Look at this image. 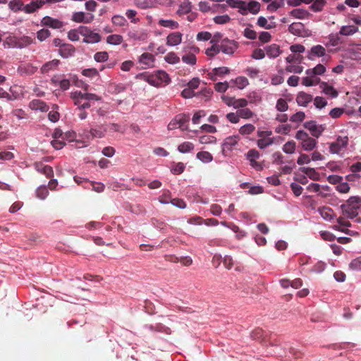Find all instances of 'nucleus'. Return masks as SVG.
<instances>
[{"label": "nucleus", "instance_id": "f257e3e1", "mask_svg": "<svg viewBox=\"0 0 361 361\" xmlns=\"http://www.w3.org/2000/svg\"><path fill=\"white\" fill-rule=\"evenodd\" d=\"M138 77L154 87H160L167 85L170 82L171 79L165 71H157L154 73H144L138 75Z\"/></svg>", "mask_w": 361, "mask_h": 361}, {"label": "nucleus", "instance_id": "f03ea898", "mask_svg": "<svg viewBox=\"0 0 361 361\" xmlns=\"http://www.w3.org/2000/svg\"><path fill=\"white\" fill-rule=\"evenodd\" d=\"M80 35L84 37L83 42L87 44H94L100 42L101 36L99 34L94 32L86 26H80Z\"/></svg>", "mask_w": 361, "mask_h": 361}, {"label": "nucleus", "instance_id": "7ed1b4c3", "mask_svg": "<svg viewBox=\"0 0 361 361\" xmlns=\"http://www.w3.org/2000/svg\"><path fill=\"white\" fill-rule=\"evenodd\" d=\"M348 145V136H338L335 142H333L329 145V152L332 154H340L343 151Z\"/></svg>", "mask_w": 361, "mask_h": 361}, {"label": "nucleus", "instance_id": "20e7f679", "mask_svg": "<svg viewBox=\"0 0 361 361\" xmlns=\"http://www.w3.org/2000/svg\"><path fill=\"white\" fill-rule=\"evenodd\" d=\"M303 126L310 132L311 135L315 137H319L325 130L323 126L317 125L314 121H307Z\"/></svg>", "mask_w": 361, "mask_h": 361}, {"label": "nucleus", "instance_id": "39448f33", "mask_svg": "<svg viewBox=\"0 0 361 361\" xmlns=\"http://www.w3.org/2000/svg\"><path fill=\"white\" fill-rule=\"evenodd\" d=\"M155 61L154 56L148 52L143 53L138 59V62L142 66V68H148L154 66Z\"/></svg>", "mask_w": 361, "mask_h": 361}, {"label": "nucleus", "instance_id": "423d86ee", "mask_svg": "<svg viewBox=\"0 0 361 361\" xmlns=\"http://www.w3.org/2000/svg\"><path fill=\"white\" fill-rule=\"evenodd\" d=\"M219 47L220 51H222L226 54H232L236 49L237 46L234 41L225 39L222 40V42L219 44Z\"/></svg>", "mask_w": 361, "mask_h": 361}, {"label": "nucleus", "instance_id": "0eeeda50", "mask_svg": "<svg viewBox=\"0 0 361 361\" xmlns=\"http://www.w3.org/2000/svg\"><path fill=\"white\" fill-rule=\"evenodd\" d=\"M41 24L43 26L49 27L53 29H60L63 26L62 21L49 16L44 17L41 20Z\"/></svg>", "mask_w": 361, "mask_h": 361}, {"label": "nucleus", "instance_id": "6e6552de", "mask_svg": "<svg viewBox=\"0 0 361 361\" xmlns=\"http://www.w3.org/2000/svg\"><path fill=\"white\" fill-rule=\"evenodd\" d=\"M183 34L180 32H173L166 37V44L169 47L177 46L182 42Z\"/></svg>", "mask_w": 361, "mask_h": 361}, {"label": "nucleus", "instance_id": "1a4fd4ad", "mask_svg": "<svg viewBox=\"0 0 361 361\" xmlns=\"http://www.w3.org/2000/svg\"><path fill=\"white\" fill-rule=\"evenodd\" d=\"M326 56V49L322 45L313 46L308 51L307 57L310 60H314V57H322Z\"/></svg>", "mask_w": 361, "mask_h": 361}, {"label": "nucleus", "instance_id": "9d476101", "mask_svg": "<svg viewBox=\"0 0 361 361\" xmlns=\"http://www.w3.org/2000/svg\"><path fill=\"white\" fill-rule=\"evenodd\" d=\"M44 3L43 0H32L30 4L24 6L23 11L26 13H32L42 8Z\"/></svg>", "mask_w": 361, "mask_h": 361}, {"label": "nucleus", "instance_id": "9b49d317", "mask_svg": "<svg viewBox=\"0 0 361 361\" xmlns=\"http://www.w3.org/2000/svg\"><path fill=\"white\" fill-rule=\"evenodd\" d=\"M29 107L32 110H39L42 112H46L49 110V106L43 101L39 99H33L29 104Z\"/></svg>", "mask_w": 361, "mask_h": 361}, {"label": "nucleus", "instance_id": "f8f14e48", "mask_svg": "<svg viewBox=\"0 0 361 361\" xmlns=\"http://www.w3.org/2000/svg\"><path fill=\"white\" fill-rule=\"evenodd\" d=\"M230 73V69L227 67H219L215 68L212 70V71L208 73L209 79L213 81L216 80V76L221 77L224 75L228 74Z\"/></svg>", "mask_w": 361, "mask_h": 361}, {"label": "nucleus", "instance_id": "ddd939ff", "mask_svg": "<svg viewBox=\"0 0 361 361\" xmlns=\"http://www.w3.org/2000/svg\"><path fill=\"white\" fill-rule=\"evenodd\" d=\"M312 101V96L304 92H300L296 97V102L299 106H307Z\"/></svg>", "mask_w": 361, "mask_h": 361}, {"label": "nucleus", "instance_id": "4468645a", "mask_svg": "<svg viewBox=\"0 0 361 361\" xmlns=\"http://www.w3.org/2000/svg\"><path fill=\"white\" fill-rule=\"evenodd\" d=\"M94 16L90 15L89 17L85 16L84 12H75L72 16V20L76 23H90L92 21Z\"/></svg>", "mask_w": 361, "mask_h": 361}, {"label": "nucleus", "instance_id": "2eb2a0df", "mask_svg": "<svg viewBox=\"0 0 361 361\" xmlns=\"http://www.w3.org/2000/svg\"><path fill=\"white\" fill-rule=\"evenodd\" d=\"M75 51L74 46L70 44H64L61 49H59V54L63 58H68L72 56Z\"/></svg>", "mask_w": 361, "mask_h": 361}, {"label": "nucleus", "instance_id": "dca6fc26", "mask_svg": "<svg viewBox=\"0 0 361 361\" xmlns=\"http://www.w3.org/2000/svg\"><path fill=\"white\" fill-rule=\"evenodd\" d=\"M176 122L178 123V128L182 130L188 129V123L190 121V116L186 114H178L176 117Z\"/></svg>", "mask_w": 361, "mask_h": 361}, {"label": "nucleus", "instance_id": "f3484780", "mask_svg": "<svg viewBox=\"0 0 361 361\" xmlns=\"http://www.w3.org/2000/svg\"><path fill=\"white\" fill-rule=\"evenodd\" d=\"M192 10V3L189 0H185L183 1L178 7L176 11V14L181 16L185 14L189 13Z\"/></svg>", "mask_w": 361, "mask_h": 361}, {"label": "nucleus", "instance_id": "a211bd4d", "mask_svg": "<svg viewBox=\"0 0 361 361\" xmlns=\"http://www.w3.org/2000/svg\"><path fill=\"white\" fill-rule=\"evenodd\" d=\"M341 208L343 214L349 219H354L358 215L357 210L346 203L341 204Z\"/></svg>", "mask_w": 361, "mask_h": 361}, {"label": "nucleus", "instance_id": "6ab92c4d", "mask_svg": "<svg viewBox=\"0 0 361 361\" xmlns=\"http://www.w3.org/2000/svg\"><path fill=\"white\" fill-rule=\"evenodd\" d=\"M290 15L295 18L298 19H305L310 18L312 15L311 13L303 8H295L292 10L290 12Z\"/></svg>", "mask_w": 361, "mask_h": 361}, {"label": "nucleus", "instance_id": "aec40b11", "mask_svg": "<svg viewBox=\"0 0 361 361\" xmlns=\"http://www.w3.org/2000/svg\"><path fill=\"white\" fill-rule=\"evenodd\" d=\"M267 55L270 58H276L280 54L279 46L276 44H272L265 47Z\"/></svg>", "mask_w": 361, "mask_h": 361}, {"label": "nucleus", "instance_id": "412c9836", "mask_svg": "<svg viewBox=\"0 0 361 361\" xmlns=\"http://www.w3.org/2000/svg\"><path fill=\"white\" fill-rule=\"evenodd\" d=\"M107 132V128H105V126H99L98 128H92L90 130V134L91 135L92 137H97V138H102L104 137L105 135V133Z\"/></svg>", "mask_w": 361, "mask_h": 361}, {"label": "nucleus", "instance_id": "4be33fe9", "mask_svg": "<svg viewBox=\"0 0 361 361\" xmlns=\"http://www.w3.org/2000/svg\"><path fill=\"white\" fill-rule=\"evenodd\" d=\"M60 63V61L58 59H54L44 63L41 68V72L42 73H47L50 71L56 69V68Z\"/></svg>", "mask_w": 361, "mask_h": 361}, {"label": "nucleus", "instance_id": "5701e85b", "mask_svg": "<svg viewBox=\"0 0 361 361\" xmlns=\"http://www.w3.org/2000/svg\"><path fill=\"white\" fill-rule=\"evenodd\" d=\"M158 25L171 30H176L179 27V23L173 20L160 19L158 21Z\"/></svg>", "mask_w": 361, "mask_h": 361}, {"label": "nucleus", "instance_id": "b1692460", "mask_svg": "<svg viewBox=\"0 0 361 361\" xmlns=\"http://www.w3.org/2000/svg\"><path fill=\"white\" fill-rule=\"evenodd\" d=\"M320 87L322 88L324 93L327 95H330L333 98L338 97V93L333 86L329 85L326 82H322Z\"/></svg>", "mask_w": 361, "mask_h": 361}, {"label": "nucleus", "instance_id": "393cba45", "mask_svg": "<svg viewBox=\"0 0 361 361\" xmlns=\"http://www.w3.org/2000/svg\"><path fill=\"white\" fill-rule=\"evenodd\" d=\"M320 215L326 220H331L334 216V211L328 207H322L318 209Z\"/></svg>", "mask_w": 361, "mask_h": 361}, {"label": "nucleus", "instance_id": "a878e982", "mask_svg": "<svg viewBox=\"0 0 361 361\" xmlns=\"http://www.w3.org/2000/svg\"><path fill=\"white\" fill-rule=\"evenodd\" d=\"M358 31V27L354 25L342 26L339 34L344 36L353 35Z\"/></svg>", "mask_w": 361, "mask_h": 361}, {"label": "nucleus", "instance_id": "bb28decb", "mask_svg": "<svg viewBox=\"0 0 361 361\" xmlns=\"http://www.w3.org/2000/svg\"><path fill=\"white\" fill-rule=\"evenodd\" d=\"M300 171L312 180H318L319 179V174L313 168L302 167Z\"/></svg>", "mask_w": 361, "mask_h": 361}, {"label": "nucleus", "instance_id": "cd10ccee", "mask_svg": "<svg viewBox=\"0 0 361 361\" xmlns=\"http://www.w3.org/2000/svg\"><path fill=\"white\" fill-rule=\"evenodd\" d=\"M317 142L312 137H308L306 140H304L302 143V147L305 151H312L317 145Z\"/></svg>", "mask_w": 361, "mask_h": 361}, {"label": "nucleus", "instance_id": "c85d7f7f", "mask_svg": "<svg viewBox=\"0 0 361 361\" xmlns=\"http://www.w3.org/2000/svg\"><path fill=\"white\" fill-rule=\"evenodd\" d=\"M303 29L302 23H293L288 27V31L294 35H300Z\"/></svg>", "mask_w": 361, "mask_h": 361}, {"label": "nucleus", "instance_id": "c756f323", "mask_svg": "<svg viewBox=\"0 0 361 361\" xmlns=\"http://www.w3.org/2000/svg\"><path fill=\"white\" fill-rule=\"evenodd\" d=\"M260 7L261 5L258 1H251L247 4L246 8H247V13L250 12L253 15H256L259 12Z\"/></svg>", "mask_w": 361, "mask_h": 361}, {"label": "nucleus", "instance_id": "7c9ffc66", "mask_svg": "<svg viewBox=\"0 0 361 361\" xmlns=\"http://www.w3.org/2000/svg\"><path fill=\"white\" fill-rule=\"evenodd\" d=\"M238 142V137L230 136L225 139L224 142V147L228 150H231Z\"/></svg>", "mask_w": 361, "mask_h": 361}, {"label": "nucleus", "instance_id": "2f4dec72", "mask_svg": "<svg viewBox=\"0 0 361 361\" xmlns=\"http://www.w3.org/2000/svg\"><path fill=\"white\" fill-rule=\"evenodd\" d=\"M326 4V0H314L310 8L314 12H320L323 10Z\"/></svg>", "mask_w": 361, "mask_h": 361}, {"label": "nucleus", "instance_id": "473e14b6", "mask_svg": "<svg viewBox=\"0 0 361 361\" xmlns=\"http://www.w3.org/2000/svg\"><path fill=\"white\" fill-rule=\"evenodd\" d=\"M4 44H7L8 47L20 48L18 37L16 36H8L6 38Z\"/></svg>", "mask_w": 361, "mask_h": 361}, {"label": "nucleus", "instance_id": "72a5a7b5", "mask_svg": "<svg viewBox=\"0 0 361 361\" xmlns=\"http://www.w3.org/2000/svg\"><path fill=\"white\" fill-rule=\"evenodd\" d=\"M123 40V37L120 35H111L106 37V42L113 45H118L121 44Z\"/></svg>", "mask_w": 361, "mask_h": 361}, {"label": "nucleus", "instance_id": "f704fd0d", "mask_svg": "<svg viewBox=\"0 0 361 361\" xmlns=\"http://www.w3.org/2000/svg\"><path fill=\"white\" fill-rule=\"evenodd\" d=\"M345 203L358 210L361 207V198L357 196H352Z\"/></svg>", "mask_w": 361, "mask_h": 361}, {"label": "nucleus", "instance_id": "c9c22d12", "mask_svg": "<svg viewBox=\"0 0 361 361\" xmlns=\"http://www.w3.org/2000/svg\"><path fill=\"white\" fill-rule=\"evenodd\" d=\"M111 21L114 25L119 27H123L127 25L128 24L126 19L123 16L120 15L114 16L112 17Z\"/></svg>", "mask_w": 361, "mask_h": 361}, {"label": "nucleus", "instance_id": "e433bc0d", "mask_svg": "<svg viewBox=\"0 0 361 361\" xmlns=\"http://www.w3.org/2000/svg\"><path fill=\"white\" fill-rule=\"evenodd\" d=\"M9 8L14 12L23 10L24 6L21 0H12L9 2Z\"/></svg>", "mask_w": 361, "mask_h": 361}, {"label": "nucleus", "instance_id": "4c0bfd02", "mask_svg": "<svg viewBox=\"0 0 361 361\" xmlns=\"http://www.w3.org/2000/svg\"><path fill=\"white\" fill-rule=\"evenodd\" d=\"M193 149L194 145L192 143L190 142H184L182 144L179 145L178 147V150L181 153L190 152Z\"/></svg>", "mask_w": 361, "mask_h": 361}, {"label": "nucleus", "instance_id": "58836bf2", "mask_svg": "<svg viewBox=\"0 0 361 361\" xmlns=\"http://www.w3.org/2000/svg\"><path fill=\"white\" fill-rule=\"evenodd\" d=\"M164 59L167 63L171 64H176L180 61V58L173 51L168 53L165 56Z\"/></svg>", "mask_w": 361, "mask_h": 361}, {"label": "nucleus", "instance_id": "ea45409f", "mask_svg": "<svg viewBox=\"0 0 361 361\" xmlns=\"http://www.w3.org/2000/svg\"><path fill=\"white\" fill-rule=\"evenodd\" d=\"M197 158L203 162H210L212 160V154L206 151L200 152L197 154Z\"/></svg>", "mask_w": 361, "mask_h": 361}, {"label": "nucleus", "instance_id": "a19ab883", "mask_svg": "<svg viewBox=\"0 0 361 361\" xmlns=\"http://www.w3.org/2000/svg\"><path fill=\"white\" fill-rule=\"evenodd\" d=\"M255 126H253L252 124L248 123V124H245V125L243 126L239 129V133L241 135H250L252 133H253L255 131Z\"/></svg>", "mask_w": 361, "mask_h": 361}, {"label": "nucleus", "instance_id": "79ce46f5", "mask_svg": "<svg viewBox=\"0 0 361 361\" xmlns=\"http://www.w3.org/2000/svg\"><path fill=\"white\" fill-rule=\"evenodd\" d=\"M319 82V78H311V77H304L302 80V84L305 86L310 87L314 85H317Z\"/></svg>", "mask_w": 361, "mask_h": 361}, {"label": "nucleus", "instance_id": "37998d69", "mask_svg": "<svg viewBox=\"0 0 361 361\" xmlns=\"http://www.w3.org/2000/svg\"><path fill=\"white\" fill-rule=\"evenodd\" d=\"M220 52L219 45L213 44L211 47L208 48L205 51V54L209 57H214Z\"/></svg>", "mask_w": 361, "mask_h": 361}, {"label": "nucleus", "instance_id": "c03bdc74", "mask_svg": "<svg viewBox=\"0 0 361 361\" xmlns=\"http://www.w3.org/2000/svg\"><path fill=\"white\" fill-rule=\"evenodd\" d=\"M238 115H239L240 118H243L245 119L250 118L254 115V113L250 109H249L247 108H243V109H239V110H238Z\"/></svg>", "mask_w": 361, "mask_h": 361}, {"label": "nucleus", "instance_id": "a18cd8bd", "mask_svg": "<svg viewBox=\"0 0 361 361\" xmlns=\"http://www.w3.org/2000/svg\"><path fill=\"white\" fill-rule=\"evenodd\" d=\"M305 118V114L303 111H298L290 116V121L293 123H301L304 121Z\"/></svg>", "mask_w": 361, "mask_h": 361}, {"label": "nucleus", "instance_id": "49530a36", "mask_svg": "<svg viewBox=\"0 0 361 361\" xmlns=\"http://www.w3.org/2000/svg\"><path fill=\"white\" fill-rule=\"evenodd\" d=\"M235 83L239 89H243L249 84V82L245 77L239 76L235 78Z\"/></svg>", "mask_w": 361, "mask_h": 361}, {"label": "nucleus", "instance_id": "de8ad7c7", "mask_svg": "<svg viewBox=\"0 0 361 361\" xmlns=\"http://www.w3.org/2000/svg\"><path fill=\"white\" fill-rule=\"evenodd\" d=\"M80 35V27L77 29H72L68 32V38L71 41H78Z\"/></svg>", "mask_w": 361, "mask_h": 361}, {"label": "nucleus", "instance_id": "09e8293b", "mask_svg": "<svg viewBox=\"0 0 361 361\" xmlns=\"http://www.w3.org/2000/svg\"><path fill=\"white\" fill-rule=\"evenodd\" d=\"M276 108L278 111L283 112L288 110V105L284 99L280 98L277 100Z\"/></svg>", "mask_w": 361, "mask_h": 361}, {"label": "nucleus", "instance_id": "8fccbe9b", "mask_svg": "<svg viewBox=\"0 0 361 361\" xmlns=\"http://www.w3.org/2000/svg\"><path fill=\"white\" fill-rule=\"evenodd\" d=\"M295 149V142L289 141L283 146V151L287 154H293Z\"/></svg>", "mask_w": 361, "mask_h": 361}, {"label": "nucleus", "instance_id": "3c124183", "mask_svg": "<svg viewBox=\"0 0 361 361\" xmlns=\"http://www.w3.org/2000/svg\"><path fill=\"white\" fill-rule=\"evenodd\" d=\"M230 20L231 18L228 15L218 16L214 18V22L219 25L228 23Z\"/></svg>", "mask_w": 361, "mask_h": 361}, {"label": "nucleus", "instance_id": "603ef678", "mask_svg": "<svg viewBox=\"0 0 361 361\" xmlns=\"http://www.w3.org/2000/svg\"><path fill=\"white\" fill-rule=\"evenodd\" d=\"M108 58L109 54L106 51H99L94 56V60L97 62H104L107 61Z\"/></svg>", "mask_w": 361, "mask_h": 361}, {"label": "nucleus", "instance_id": "864d4df0", "mask_svg": "<svg viewBox=\"0 0 361 361\" xmlns=\"http://www.w3.org/2000/svg\"><path fill=\"white\" fill-rule=\"evenodd\" d=\"M49 194V191L45 186L39 187L36 190V195L38 198L44 200Z\"/></svg>", "mask_w": 361, "mask_h": 361}, {"label": "nucleus", "instance_id": "5fc2aeb1", "mask_svg": "<svg viewBox=\"0 0 361 361\" xmlns=\"http://www.w3.org/2000/svg\"><path fill=\"white\" fill-rule=\"evenodd\" d=\"M50 35V31L47 29H42L37 32V37L41 42L47 39Z\"/></svg>", "mask_w": 361, "mask_h": 361}, {"label": "nucleus", "instance_id": "6e6d98bb", "mask_svg": "<svg viewBox=\"0 0 361 361\" xmlns=\"http://www.w3.org/2000/svg\"><path fill=\"white\" fill-rule=\"evenodd\" d=\"M185 170V165L182 162L176 163L171 168V171L173 174H180Z\"/></svg>", "mask_w": 361, "mask_h": 361}, {"label": "nucleus", "instance_id": "4d7b16f0", "mask_svg": "<svg viewBox=\"0 0 361 361\" xmlns=\"http://www.w3.org/2000/svg\"><path fill=\"white\" fill-rule=\"evenodd\" d=\"M182 61L187 64L195 65L196 63L197 59L195 54H189L183 56L182 57Z\"/></svg>", "mask_w": 361, "mask_h": 361}, {"label": "nucleus", "instance_id": "13d9d810", "mask_svg": "<svg viewBox=\"0 0 361 361\" xmlns=\"http://www.w3.org/2000/svg\"><path fill=\"white\" fill-rule=\"evenodd\" d=\"M243 35L249 39H255L257 37V32L249 27H246L244 30Z\"/></svg>", "mask_w": 361, "mask_h": 361}, {"label": "nucleus", "instance_id": "bf43d9fd", "mask_svg": "<svg viewBox=\"0 0 361 361\" xmlns=\"http://www.w3.org/2000/svg\"><path fill=\"white\" fill-rule=\"evenodd\" d=\"M55 109H58L57 105H54V109L48 114L49 120L51 122H56L59 119V113L57 111H55Z\"/></svg>", "mask_w": 361, "mask_h": 361}, {"label": "nucleus", "instance_id": "052dcab7", "mask_svg": "<svg viewBox=\"0 0 361 361\" xmlns=\"http://www.w3.org/2000/svg\"><path fill=\"white\" fill-rule=\"evenodd\" d=\"M286 70L290 73H301L303 71V67L299 65H289L286 66Z\"/></svg>", "mask_w": 361, "mask_h": 361}, {"label": "nucleus", "instance_id": "680f3d73", "mask_svg": "<svg viewBox=\"0 0 361 361\" xmlns=\"http://www.w3.org/2000/svg\"><path fill=\"white\" fill-rule=\"evenodd\" d=\"M82 74L86 77L92 78L98 75L99 72L96 68H87L82 71Z\"/></svg>", "mask_w": 361, "mask_h": 361}, {"label": "nucleus", "instance_id": "e2e57ef3", "mask_svg": "<svg viewBox=\"0 0 361 361\" xmlns=\"http://www.w3.org/2000/svg\"><path fill=\"white\" fill-rule=\"evenodd\" d=\"M18 41H19V44L20 45V49L30 45L32 42L31 37H28V36H23L21 37H18Z\"/></svg>", "mask_w": 361, "mask_h": 361}, {"label": "nucleus", "instance_id": "0e129e2a", "mask_svg": "<svg viewBox=\"0 0 361 361\" xmlns=\"http://www.w3.org/2000/svg\"><path fill=\"white\" fill-rule=\"evenodd\" d=\"M273 143V140L271 138L265 139V138H261L258 140L257 141V146L260 149H264L267 147V146L271 145Z\"/></svg>", "mask_w": 361, "mask_h": 361}, {"label": "nucleus", "instance_id": "69168bd1", "mask_svg": "<svg viewBox=\"0 0 361 361\" xmlns=\"http://www.w3.org/2000/svg\"><path fill=\"white\" fill-rule=\"evenodd\" d=\"M349 267L353 270L361 269V257L353 259L349 264Z\"/></svg>", "mask_w": 361, "mask_h": 361}, {"label": "nucleus", "instance_id": "338daca9", "mask_svg": "<svg viewBox=\"0 0 361 361\" xmlns=\"http://www.w3.org/2000/svg\"><path fill=\"white\" fill-rule=\"evenodd\" d=\"M314 105L318 109H322L327 104L326 100L322 97H316L314 99Z\"/></svg>", "mask_w": 361, "mask_h": 361}, {"label": "nucleus", "instance_id": "774afa93", "mask_svg": "<svg viewBox=\"0 0 361 361\" xmlns=\"http://www.w3.org/2000/svg\"><path fill=\"white\" fill-rule=\"evenodd\" d=\"M228 88V84L227 82H217L214 85V89L218 92H225Z\"/></svg>", "mask_w": 361, "mask_h": 361}]
</instances>
